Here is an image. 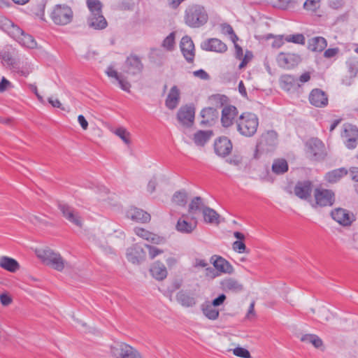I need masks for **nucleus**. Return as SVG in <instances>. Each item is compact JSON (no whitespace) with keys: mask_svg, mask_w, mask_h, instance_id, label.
Here are the masks:
<instances>
[{"mask_svg":"<svg viewBox=\"0 0 358 358\" xmlns=\"http://www.w3.org/2000/svg\"><path fill=\"white\" fill-rule=\"evenodd\" d=\"M236 124L237 131L241 135L252 137L257 131L259 119L255 113L245 112L237 118Z\"/></svg>","mask_w":358,"mask_h":358,"instance_id":"obj_1","label":"nucleus"},{"mask_svg":"<svg viewBox=\"0 0 358 358\" xmlns=\"http://www.w3.org/2000/svg\"><path fill=\"white\" fill-rule=\"evenodd\" d=\"M208 15L205 8L201 5H192L185 11V21L190 27L199 28L207 23Z\"/></svg>","mask_w":358,"mask_h":358,"instance_id":"obj_2","label":"nucleus"},{"mask_svg":"<svg viewBox=\"0 0 358 358\" xmlns=\"http://www.w3.org/2000/svg\"><path fill=\"white\" fill-rule=\"evenodd\" d=\"M36 256L46 265L51 266L55 270L62 271L65 267V261L59 253L46 248L36 250Z\"/></svg>","mask_w":358,"mask_h":358,"instance_id":"obj_3","label":"nucleus"},{"mask_svg":"<svg viewBox=\"0 0 358 358\" xmlns=\"http://www.w3.org/2000/svg\"><path fill=\"white\" fill-rule=\"evenodd\" d=\"M113 358H143L141 353L126 343H116L110 347Z\"/></svg>","mask_w":358,"mask_h":358,"instance_id":"obj_4","label":"nucleus"},{"mask_svg":"<svg viewBox=\"0 0 358 358\" xmlns=\"http://www.w3.org/2000/svg\"><path fill=\"white\" fill-rule=\"evenodd\" d=\"M73 11L66 5H56L51 13L52 21L58 25H66L70 23L73 19Z\"/></svg>","mask_w":358,"mask_h":358,"instance_id":"obj_5","label":"nucleus"},{"mask_svg":"<svg viewBox=\"0 0 358 358\" xmlns=\"http://www.w3.org/2000/svg\"><path fill=\"white\" fill-rule=\"evenodd\" d=\"M277 133L268 131L261 135L257 145L256 151L259 153L273 151L277 145Z\"/></svg>","mask_w":358,"mask_h":358,"instance_id":"obj_6","label":"nucleus"},{"mask_svg":"<svg viewBox=\"0 0 358 358\" xmlns=\"http://www.w3.org/2000/svg\"><path fill=\"white\" fill-rule=\"evenodd\" d=\"M306 152L307 156L315 161L321 160L326 155L324 145L316 138H311L306 142Z\"/></svg>","mask_w":358,"mask_h":358,"instance_id":"obj_7","label":"nucleus"},{"mask_svg":"<svg viewBox=\"0 0 358 358\" xmlns=\"http://www.w3.org/2000/svg\"><path fill=\"white\" fill-rule=\"evenodd\" d=\"M197 224L198 221L195 215L190 216L187 214H182L178 220L176 229L180 233L190 234L196 229Z\"/></svg>","mask_w":358,"mask_h":358,"instance_id":"obj_8","label":"nucleus"},{"mask_svg":"<svg viewBox=\"0 0 358 358\" xmlns=\"http://www.w3.org/2000/svg\"><path fill=\"white\" fill-rule=\"evenodd\" d=\"M314 197L316 205L320 207L331 206L335 201L334 192L331 189L316 188Z\"/></svg>","mask_w":358,"mask_h":358,"instance_id":"obj_9","label":"nucleus"},{"mask_svg":"<svg viewBox=\"0 0 358 358\" xmlns=\"http://www.w3.org/2000/svg\"><path fill=\"white\" fill-rule=\"evenodd\" d=\"M341 136L345 139V145L348 149H355L357 145L358 129L352 124H345Z\"/></svg>","mask_w":358,"mask_h":358,"instance_id":"obj_10","label":"nucleus"},{"mask_svg":"<svg viewBox=\"0 0 358 358\" xmlns=\"http://www.w3.org/2000/svg\"><path fill=\"white\" fill-rule=\"evenodd\" d=\"M278 66L283 69L294 68L301 62V57L294 53L280 52L276 58Z\"/></svg>","mask_w":358,"mask_h":358,"instance_id":"obj_11","label":"nucleus"},{"mask_svg":"<svg viewBox=\"0 0 358 358\" xmlns=\"http://www.w3.org/2000/svg\"><path fill=\"white\" fill-rule=\"evenodd\" d=\"M59 208L62 212L63 216L71 223L78 227H82L83 220L79 215L73 208L66 203H59Z\"/></svg>","mask_w":358,"mask_h":358,"instance_id":"obj_12","label":"nucleus"},{"mask_svg":"<svg viewBox=\"0 0 358 358\" xmlns=\"http://www.w3.org/2000/svg\"><path fill=\"white\" fill-rule=\"evenodd\" d=\"M127 259L133 264H140L146 259V252L138 244H134L127 250Z\"/></svg>","mask_w":358,"mask_h":358,"instance_id":"obj_13","label":"nucleus"},{"mask_svg":"<svg viewBox=\"0 0 358 358\" xmlns=\"http://www.w3.org/2000/svg\"><path fill=\"white\" fill-rule=\"evenodd\" d=\"M331 216L333 220L344 227L350 226L354 221V215L341 208L333 210L331 212Z\"/></svg>","mask_w":358,"mask_h":358,"instance_id":"obj_14","label":"nucleus"},{"mask_svg":"<svg viewBox=\"0 0 358 358\" xmlns=\"http://www.w3.org/2000/svg\"><path fill=\"white\" fill-rule=\"evenodd\" d=\"M180 48L186 61L192 63L195 56L194 44L192 38L188 36H183L180 43Z\"/></svg>","mask_w":358,"mask_h":358,"instance_id":"obj_15","label":"nucleus"},{"mask_svg":"<svg viewBox=\"0 0 358 358\" xmlns=\"http://www.w3.org/2000/svg\"><path fill=\"white\" fill-rule=\"evenodd\" d=\"M233 148L231 141L225 136L220 137L214 143V150L217 155L221 157L228 156Z\"/></svg>","mask_w":358,"mask_h":358,"instance_id":"obj_16","label":"nucleus"},{"mask_svg":"<svg viewBox=\"0 0 358 358\" xmlns=\"http://www.w3.org/2000/svg\"><path fill=\"white\" fill-rule=\"evenodd\" d=\"M143 69L141 59L136 55H130L125 62L124 71L127 74L136 76L142 72Z\"/></svg>","mask_w":358,"mask_h":358,"instance_id":"obj_17","label":"nucleus"},{"mask_svg":"<svg viewBox=\"0 0 358 358\" xmlns=\"http://www.w3.org/2000/svg\"><path fill=\"white\" fill-rule=\"evenodd\" d=\"M201 48L206 51L223 53L227 51V47L225 43L216 38H208L201 43Z\"/></svg>","mask_w":358,"mask_h":358,"instance_id":"obj_18","label":"nucleus"},{"mask_svg":"<svg viewBox=\"0 0 358 358\" xmlns=\"http://www.w3.org/2000/svg\"><path fill=\"white\" fill-rule=\"evenodd\" d=\"M14 36L16 37L17 42L25 48L34 49L37 46V43L34 37L29 34H25L20 27H15Z\"/></svg>","mask_w":358,"mask_h":358,"instance_id":"obj_19","label":"nucleus"},{"mask_svg":"<svg viewBox=\"0 0 358 358\" xmlns=\"http://www.w3.org/2000/svg\"><path fill=\"white\" fill-rule=\"evenodd\" d=\"M178 121L183 125L190 127L194 119V109L191 106L181 107L177 114Z\"/></svg>","mask_w":358,"mask_h":358,"instance_id":"obj_20","label":"nucleus"},{"mask_svg":"<svg viewBox=\"0 0 358 358\" xmlns=\"http://www.w3.org/2000/svg\"><path fill=\"white\" fill-rule=\"evenodd\" d=\"M313 185L309 180L298 182L294 187L295 195L301 199L306 200L310 198Z\"/></svg>","mask_w":358,"mask_h":358,"instance_id":"obj_21","label":"nucleus"},{"mask_svg":"<svg viewBox=\"0 0 358 358\" xmlns=\"http://www.w3.org/2000/svg\"><path fill=\"white\" fill-rule=\"evenodd\" d=\"M238 110L234 106H226L222 110L221 122L224 127H229L234 124L237 117Z\"/></svg>","mask_w":358,"mask_h":358,"instance_id":"obj_22","label":"nucleus"},{"mask_svg":"<svg viewBox=\"0 0 358 358\" xmlns=\"http://www.w3.org/2000/svg\"><path fill=\"white\" fill-rule=\"evenodd\" d=\"M310 103L315 107L322 108L328 104L327 95L320 89H314L309 95Z\"/></svg>","mask_w":358,"mask_h":358,"instance_id":"obj_23","label":"nucleus"},{"mask_svg":"<svg viewBox=\"0 0 358 358\" xmlns=\"http://www.w3.org/2000/svg\"><path fill=\"white\" fill-rule=\"evenodd\" d=\"M221 289L225 292L238 293L243 289V285L236 279L226 278L220 282Z\"/></svg>","mask_w":358,"mask_h":358,"instance_id":"obj_24","label":"nucleus"},{"mask_svg":"<svg viewBox=\"0 0 358 358\" xmlns=\"http://www.w3.org/2000/svg\"><path fill=\"white\" fill-rule=\"evenodd\" d=\"M126 216L133 221L147 222L150 220V215L142 209L131 207L126 213Z\"/></svg>","mask_w":358,"mask_h":358,"instance_id":"obj_25","label":"nucleus"},{"mask_svg":"<svg viewBox=\"0 0 358 358\" xmlns=\"http://www.w3.org/2000/svg\"><path fill=\"white\" fill-rule=\"evenodd\" d=\"M106 73L109 78H114L117 82L120 87L127 92H130L131 84L121 74H119L113 66H108L106 71Z\"/></svg>","mask_w":358,"mask_h":358,"instance_id":"obj_26","label":"nucleus"},{"mask_svg":"<svg viewBox=\"0 0 358 358\" xmlns=\"http://www.w3.org/2000/svg\"><path fill=\"white\" fill-rule=\"evenodd\" d=\"M134 232L138 236L154 244L159 245L164 243L165 241L163 237L152 234L143 228L136 227L134 229Z\"/></svg>","mask_w":358,"mask_h":358,"instance_id":"obj_27","label":"nucleus"},{"mask_svg":"<svg viewBox=\"0 0 358 358\" xmlns=\"http://www.w3.org/2000/svg\"><path fill=\"white\" fill-rule=\"evenodd\" d=\"M180 95V92L178 87L176 85L172 87L165 101L166 106L170 110L175 109L179 104Z\"/></svg>","mask_w":358,"mask_h":358,"instance_id":"obj_28","label":"nucleus"},{"mask_svg":"<svg viewBox=\"0 0 358 358\" xmlns=\"http://www.w3.org/2000/svg\"><path fill=\"white\" fill-rule=\"evenodd\" d=\"M280 83L282 89L287 92L296 90L301 86L298 83V79L289 74L282 75L280 77Z\"/></svg>","mask_w":358,"mask_h":358,"instance_id":"obj_29","label":"nucleus"},{"mask_svg":"<svg viewBox=\"0 0 358 358\" xmlns=\"http://www.w3.org/2000/svg\"><path fill=\"white\" fill-rule=\"evenodd\" d=\"M87 24L90 28L100 30L105 29L108 23L103 14H99L90 15L87 18Z\"/></svg>","mask_w":358,"mask_h":358,"instance_id":"obj_30","label":"nucleus"},{"mask_svg":"<svg viewBox=\"0 0 358 358\" xmlns=\"http://www.w3.org/2000/svg\"><path fill=\"white\" fill-rule=\"evenodd\" d=\"M177 301L183 307H193L196 304V299L184 290L179 291L176 296Z\"/></svg>","mask_w":358,"mask_h":358,"instance_id":"obj_31","label":"nucleus"},{"mask_svg":"<svg viewBox=\"0 0 358 358\" xmlns=\"http://www.w3.org/2000/svg\"><path fill=\"white\" fill-rule=\"evenodd\" d=\"M201 115L203 118L201 124L211 125L218 118L219 113L216 108L208 107L201 110Z\"/></svg>","mask_w":358,"mask_h":358,"instance_id":"obj_32","label":"nucleus"},{"mask_svg":"<svg viewBox=\"0 0 358 358\" xmlns=\"http://www.w3.org/2000/svg\"><path fill=\"white\" fill-rule=\"evenodd\" d=\"M150 271L152 277L157 280L165 279L168 275L166 266L160 262H155L151 266Z\"/></svg>","mask_w":358,"mask_h":358,"instance_id":"obj_33","label":"nucleus"},{"mask_svg":"<svg viewBox=\"0 0 358 358\" xmlns=\"http://www.w3.org/2000/svg\"><path fill=\"white\" fill-rule=\"evenodd\" d=\"M201 310L208 320H215L219 317V310L209 301H205L201 305Z\"/></svg>","mask_w":358,"mask_h":358,"instance_id":"obj_34","label":"nucleus"},{"mask_svg":"<svg viewBox=\"0 0 358 358\" xmlns=\"http://www.w3.org/2000/svg\"><path fill=\"white\" fill-rule=\"evenodd\" d=\"M213 136V131L210 130H199L194 134L192 140L196 145L203 147Z\"/></svg>","mask_w":358,"mask_h":358,"instance_id":"obj_35","label":"nucleus"},{"mask_svg":"<svg viewBox=\"0 0 358 358\" xmlns=\"http://www.w3.org/2000/svg\"><path fill=\"white\" fill-rule=\"evenodd\" d=\"M327 46V40L322 36L313 37L308 40V48L313 52H322Z\"/></svg>","mask_w":358,"mask_h":358,"instance_id":"obj_36","label":"nucleus"},{"mask_svg":"<svg viewBox=\"0 0 358 358\" xmlns=\"http://www.w3.org/2000/svg\"><path fill=\"white\" fill-rule=\"evenodd\" d=\"M0 267L11 273H15L20 268L18 262L9 257H0Z\"/></svg>","mask_w":358,"mask_h":358,"instance_id":"obj_37","label":"nucleus"},{"mask_svg":"<svg viewBox=\"0 0 358 358\" xmlns=\"http://www.w3.org/2000/svg\"><path fill=\"white\" fill-rule=\"evenodd\" d=\"M213 266L218 271L228 274L234 272V268L231 264L221 257H217L213 262Z\"/></svg>","mask_w":358,"mask_h":358,"instance_id":"obj_38","label":"nucleus"},{"mask_svg":"<svg viewBox=\"0 0 358 358\" xmlns=\"http://www.w3.org/2000/svg\"><path fill=\"white\" fill-rule=\"evenodd\" d=\"M203 220L208 224H219L220 215L213 208L206 206L202 213Z\"/></svg>","mask_w":358,"mask_h":358,"instance_id":"obj_39","label":"nucleus"},{"mask_svg":"<svg viewBox=\"0 0 358 358\" xmlns=\"http://www.w3.org/2000/svg\"><path fill=\"white\" fill-rule=\"evenodd\" d=\"M206 208V206L203 203V200L200 196H196L189 204L188 213L189 215L192 216V215L196 216V214L199 212L203 213V208Z\"/></svg>","mask_w":358,"mask_h":358,"instance_id":"obj_40","label":"nucleus"},{"mask_svg":"<svg viewBox=\"0 0 358 358\" xmlns=\"http://www.w3.org/2000/svg\"><path fill=\"white\" fill-rule=\"evenodd\" d=\"M347 173L348 172L345 169H335L326 173L325 180L329 182L334 183Z\"/></svg>","mask_w":358,"mask_h":358,"instance_id":"obj_41","label":"nucleus"},{"mask_svg":"<svg viewBox=\"0 0 358 358\" xmlns=\"http://www.w3.org/2000/svg\"><path fill=\"white\" fill-rule=\"evenodd\" d=\"M272 170L276 174H282L287 172L288 170L287 161L282 159L275 160L272 165Z\"/></svg>","mask_w":358,"mask_h":358,"instance_id":"obj_42","label":"nucleus"},{"mask_svg":"<svg viewBox=\"0 0 358 358\" xmlns=\"http://www.w3.org/2000/svg\"><path fill=\"white\" fill-rule=\"evenodd\" d=\"M301 340L303 342L311 343L316 348H320L323 345L322 339L315 334H305Z\"/></svg>","mask_w":358,"mask_h":358,"instance_id":"obj_43","label":"nucleus"},{"mask_svg":"<svg viewBox=\"0 0 358 358\" xmlns=\"http://www.w3.org/2000/svg\"><path fill=\"white\" fill-rule=\"evenodd\" d=\"M90 15L102 14V3L99 0H86Z\"/></svg>","mask_w":358,"mask_h":358,"instance_id":"obj_44","label":"nucleus"},{"mask_svg":"<svg viewBox=\"0 0 358 358\" xmlns=\"http://www.w3.org/2000/svg\"><path fill=\"white\" fill-rule=\"evenodd\" d=\"M15 27H18L15 25L11 20L4 16L0 15V28L3 31L8 33L12 32V34H14Z\"/></svg>","mask_w":358,"mask_h":358,"instance_id":"obj_45","label":"nucleus"},{"mask_svg":"<svg viewBox=\"0 0 358 358\" xmlns=\"http://www.w3.org/2000/svg\"><path fill=\"white\" fill-rule=\"evenodd\" d=\"M187 199V194L184 190L176 192L172 197V201L180 206H185L186 205Z\"/></svg>","mask_w":358,"mask_h":358,"instance_id":"obj_46","label":"nucleus"},{"mask_svg":"<svg viewBox=\"0 0 358 358\" xmlns=\"http://www.w3.org/2000/svg\"><path fill=\"white\" fill-rule=\"evenodd\" d=\"M210 101L217 108L224 106L228 101L227 96L223 94H214L210 97Z\"/></svg>","mask_w":358,"mask_h":358,"instance_id":"obj_47","label":"nucleus"},{"mask_svg":"<svg viewBox=\"0 0 358 358\" xmlns=\"http://www.w3.org/2000/svg\"><path fill=\"white\" fill-rule=\"evenodd\" d=\"M113 132L115 135L120 137L125 144H130V133L125 128L119 127L116 129Z\"/></svg>","mask_w":358,"mask_h":358,"instance_id":"obj_48","label":"nucleus"},{"mask_svg":"<svg viewBox=\"0 0 358 358\" xmlns=\"http://www.w3.org/2000/svg\"><path fill=\"white\" fill-rule=\"evenodd\" d=\"M318 317L320 322L324 324L332 318V313L327 307L322 306L318 311Z\"/></svg>","mask_w":358,"mask_h":358,"instance_id":"obj_49","label":"nucleus"},{"mask_svg":"<svg viewBox=\"0 0 358 358\" xmlns=\"http://www.w3.org/2000/svg\"><path fill=\"white\" fill-rule=\"evenodd\" d=\"M91 238L92 241H93L96 245L100 247L106 252H113V249L111 248V247L108 246L107 243L103 241L99 236L94 235L91 237Z\"/></svg>","mask_w":358,"mask_h":358,"instance_id":"obj_50","label":"nucleus"},{"mask_svg":"<svg viewBox=\"0 0 358 358\" xmlns=\"http://www.w3.org/2000/svg\"><path fill=\"white\" fill-rule=\"evenodd\" d=\"M285 40L287 42L294 43L296 44L304 45L306 42V39L304 36L302 34H296L288 35L285 38Z\"/></svg>","mask_w":358,"mask_h":358,"instance_id":"obj_51","label":"nucleus"},{"mask_svg":"<svg viewBox=\"0 0 358 358\" xmlns=\"http://www.w3.org/2000/svg\"><path fill=\"white\" fill-rule=\"evenodd\" d=\"M175 45V33L172 32L163 41L162 46L168 50H171Z\"/></svg>","mask_w":358,"mask_h":358,"instance_id":"obj_52","label":"nucleus"},{"mask_svg":"<svg viewBox=\"0 0 358 358\" xmlns=\"http://www.w3.org/2000/svg\"><path fill=\"white\" fill-rule=\"evenodd\" d=\"M114 199V195L110 194L108 189L105 187H103L102 192L99 196H98V199L101 201L105 202L108 205H112L111 201Z\"/></svg>","mask_w":358,"mask_h":358,"instance_id":"obj_53","label":"nucleus"},{"mask_svg":"<svg viewBox=\"0 0 358 358\" xmlns=\"http://www.w3.org/2000/svg\"><path fill=\"white\" fill-rule=\"evenodd\" d=\"M320 6V0H306L303 4L306 10L315 12Z\"/></svg>","mask_w":358,"mask_h":358,"instance_id":"obj_54","label":"nucleus"},{"mask_svg":"<svg viewBox=\"0 0 358 358\" xmlns=\"http://www.w3.org/2000/svg\"><path fill=\"white\" fill-rule=\"evenodd\" d=\"M145 247L148 250V255L151 259H155L156 257L164 252L162 250L151 245L145 244Z\"/></svg>","mask_w":358,"mask_h":358,"instance_id":"obj_55","label":"nucleus"},{"mask_svg":"<svg viewBox=\"0 0 358 358\" xmlns=\"http://www.w3.org/2000/svg\"><path fill=\"white\" fill-rule=\"evenodd\" d=\"M234 355L242 358H250V352L243 348L238 347L233 350Z\"/></svg>","mask_w":358,"mask_h":358,"instance_id":"obj_56","label":"nucleus"},{"mask_svg":"<svg viewBox=\"0 0 358 358\" xmlns=\"http://www.w3.org/2000/svg\"><path fill=\"white\" fill-rule=\"evenodd\" d=\"M233 250L238 253L248 252L245 244L241 241H236L232 245Z\"/></svg>","mask_w":358,"mask_h":358,"instance_id":"obj_57","label":"nucleus"},{"mask_svg":"<svg viewBox=\"0 0 358 358\" xmlns=\"http://www.w3.org/2000/svg\"><path fill=\"white\" fill-rule=\"evenodd\" d=\"M158 185V182H157V179L156 177H153L152 178L148 185H147V191L148 192H149L150 194H152L155 189H156V187Z\"/></svg>","mask_w":358,"mask_h":358,"instance_id":"obj_58","label":"nucleus"},{"mask_svg":"<svg viewBox=\"0 0 358 358\" xmlns=\"http://www.w3.org/2000/svg\"><path fill=\"white\" fill-rule=\"evenodd\" d=\"M284 44L283 36L278 35L274 37L271 46L274 48H280Z\"/></svg>","mask_w":358,"mask_h":358,"instance_id":"obj_59","label":"nucleus"},{"mask_svg":"<svg viewBox=\"0 0 358 358\" xmlns=\"http://www.w3.org/2000/svg\"><path fill=\"white\" fill-rule=\"evenodd\" d=\"M225 300L226 296L224 294H221L217 298L213 299L210 303L217 308V306L222 305Z\"/></svg>","mask_w":358,"mask_h":358,"instance_id":"obj_60","label":"nucleus"},{"mask_svg":"<svg viewBox=\"0 0 358 358\" xmlns=\"http://www.w3.org/2000/svg\"><path fill=\"white\" fill-rule=\"evenodd\" d=\"M338 51H339V50L337 48H329L324 51V56L326 58H331V57L336 56L338 54Z\"/></svg>","mask_w":358,"mask_h":358,"instance_id":"obj_61","label":"nucleus"},{"mask_svg":"<svg viewBox=\"0 0 358 358\" xmlns=\"http://www.w3.org/2000/svg\"><path fill=\"white\" fill-rule=\"evenodd\" d=\"M0 302L3 306H7L11 303L12 299L8 294H2L0 295Z\"/></svg>","mask_w":358,"mask_h":358,"instance_id":"obj_62","label":"nucleus"},{"mask_svg":"<svg viewBox=\"0 0 358 358\" xmlns=\"http://www.w3.org/2000/svg\"><path fill=\"white\" fill-rule=\"evenodd\" d=\"M231 165L238 166L241 164V158L238 156H233L226 161Z\"/></svg>","mask_w":358,"mask_h":358,"instance_id":"obj_63","label":"nucleus"},{"mask_svg":"<svg viewBox=\"0 0 358 358\" xmlns=\"http://www.w3.org/2000/svg\"><path fill=\"white\" fill-rule=\"evenodd\" d=\"M349 175L352 180H353L355 182H358V168L357 167H353V168L350 169Z\"/></svg>","mask_w":358,"mask_h":358,"instance_id":"obj_64","label":"nucleus"}]
</instances>
